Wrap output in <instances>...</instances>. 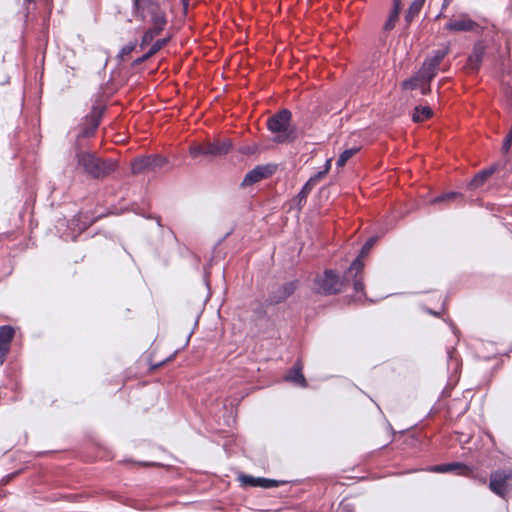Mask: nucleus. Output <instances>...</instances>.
Instances as JSON below:
<instances>
[{"label": "nucleus", "instance_id": "obj_17", "mask_svg": "<svg viewBox=\"0 0 512 512\" xmlns=\"http://www.w3.org/2000/svg\"><path fill=\"white\" fill-rule=\"evenodd\" d=\"M284 379L288 382H292L296 386L306 387L307 382L302 373V366L299 362H297L291 370L285 375Z\"/></svg>", "mask_w": 512, "mask_h": 512}, {"label": "nucleus", "instance_id": "obj_41", "mask_svg": "<svg viewBox=\"0 0 512 512\" xmlns=\"http://www.w3.org/2000/svg\"><path fill=\"white\" fill-rule=\"evenodd\" d=\"M446 2H452V0H446Z\"/></svg>", "mask_w": 512, "mask_h": 512}, {"label": "nucleus", "instance_id": "obj_24", "mask_svg": "<svg viewBox=\"0 0 512 512\" xmlns=\"http://www.w3.org/2000/svg\"><path fill=\"white\" fill-rule=\"evenodd\" d=\"M484 53V46L481 44H476L473 48L471 55L469 56V62L471 63V65L478 67L482 62Z\"/></svg>", "mask_w": 512, "mask_h": 512}, {"label": "nucleus", "instance_id": "obj_12", "mask_svg": "<svg viewBox=\"0 0 512 512\" xmlns=\"http://www.w3.org/2000/svg\"><path fill=\"white\" fill-rule=\"evenodd\" d=\"M478 24L468 15H460L459 18L449 21L445 29L453 32H468L474 30Z\"/></svg>", "mask_w": 512, "mask_h": 512}, {"label": "nucleus", "instance_id": "obj_7", "mask_svg": "<svg viewBox=\"0 0 512 512\" xmlns=\"http://www.w3.org/2000/svg\"><path fill=\"white\" fill-rule=\"evenodd\" d=\"M298 285V280H292L281 285L271 287L266 302L269 305H276L284 302L294 294L298 288Z\"/></svg>", "mask_w": 512, "mask_h": 512}, {"label": "nucleus", "instance_id": "obj_21", "mask_svg": "<svg viewBox=\"0 0 512 512\" xmlns=\"http://www.w3.org/2000/svg\"><path fill=\"white\" fill-rule=\"evenodd\" d=\"M426 0H413L405 13V21L410 24L422 10Z\"/></svg>", "mask_w": 512, "mask_h": 512}, {"label": "nucleus", "instance_id": "obj_18", "mask_svg": "<svg viewBox=\"0 0 512 512\" xmlns=\"http://www.w3.org/2000/svg\"><path fill=\"white\" fill-rule=\"evenodd\" d=\"M496 171V165H492L489 168L483 169L479 171L469 182L468 186L470 188H479L481 187L487 179Z\"/></svg>", "mask_w": 512, "mask_h": 512}, {"label": "nucleus", "instance_id": "obj_29", "mask_svg": "<svg viewBox=\"0 0 512 512\" xmlns=\"http://www.w3.org/2000/svg\"><path fill=\"white\" fill-rule=\"evenodd\" d=\"M358 151V148H350L344 150L336 161L337 167H343L346 162Z\"/></svg>", "mask_w": 512, "mask_h": 512}, {"label": "nucleus", "instance_id": "obj_14", "mask_svg": "<svg viewBox=\"0 0 512 512\" xmlns=\"http://www.w3.org/2000/svg\"><path fill=\"white\" fill-rule=\"evenodd\" d=\"M103 107H93L92 112L87 116L89 125L84 127L79 136L90 137L92 136L100 124V119L103 114Z\"/></svg>", "mask_w": 512, "mask_h": 512}, {"label": "nucleus", "instance_id": "obj_5", "mask_svg": "<svg viewBox=\"0 0 512 512\" xmlns=\"http://www.w3.org/2000/svg\"><path fill=\"white\" fill-rule=\"evenodd\" d=\"M448 53L449 46L447 45L442 49L432 51L431 55L425 59L420 68V76L426 83L430 82L437 75L439 66Z\"/></svg>", "mask_w": 512, "mask_h": 512}, {"label": "nucleus", "instance_id": "obj_33", "mask_svg": "<svg viewBox=\"0 0 512 512\" xmlns=\"http://www.w3.org/2000/svg\"><path fill=\"white\" fill-rule=\"evenodd\" d=\"M419 88H421V93L422 94L428 93V91L430 90V82L426 83L425 81H422L420 83V87Z\"/></svg>", "mask_w": 512, "mask_h": 512}, {"label": "nucleus", "instance_id": "obj_36", "mask_svg": "<svg viewBox=\"0 0 512 512\" xmlns=\"http://www.w3.org/2000/svg\"><path fill=\"white\" fill-rule=\"evenodd\" d=\"M181 3H182V6H183V9L186 11L188 9V6H189V0H181Z\"/></svg>", "mask_w": 512, "mask_h": 512}, {"label": "nucleus", "instance_id": "obj_35", "mask_svg": "<svg viewBox=\"0 0 512 512\" xmlns=\"http://www.w3.org/2000/svg\"><path fill=\"white\" fill-rule=\"evenodd\" d=\"M319 180H320V178H318V177L316 176V174H315V175L311 176V177L308 179V181H307L306 183H310V186H311V187H314V186H315V184H316Z\"/></svg>", "mask_w": 512, "mask_h": 512}, {"label": "nucleus", "instance_id": "obj_40", "mask_svg": "<svg viewBox=\"0 0 512 512\" xmlns=\"http://www.w3.org/2000/svg\"><path fill=\"white\" fill-rule=\"evenodd\" d=\"M33 0H24L26 3H31Z\"/></svg>", "mask_w": 512, "mask_h": 512}, {"label": "nucleus", "instance_id": "obj_26", "mask_svg": "<svg viewBox=\"0 0 512 512\" xmlns=\"http://www.w3.org/2000/svg\"><path fill=\"white\" fill-rule=\"evenodd\" d=\"M456 198H463V195L459 192L450 191L447 193H443L431 200V204H438L442 202H448Z\"/></svg>", "mask_w": 512, "mask_h": 512}, {"label": "nucleus", "instance_id": "obj_16", "mask_svg": "<svg viewBox=\"0 0 512 512\" xmlns=\"http://www.w3.org/2000/svg\"><path fill=\"white\" fill-rule=\"evenodd\" d=\"M15 330L10 325H3L0 327V353L5 355L8 353L10 343L14 337Z\"/></svg>", "mask_w": 512, "mask_h": 512}, {"label": "nucleus", "instance_id": "obj_38", "mask_svg": "<svg viewBox=\"0 0 512 512\" xmlns=\"http://www.w3.org/2000/svg\"><path fill=\"white\" fill-rule=\"evenodd\" d=\"M451 2H446V0L443 1L442 9L446 8Z\"/></svg>", "mask_w": 512, "mask_h": 512}, {"label": "nucleus", "instance_id": "obj_32", "mask_svg": "<svg viewBox=\"0 0 512 512\" xmlns=\"http://www.w3.org/2000/svg\"><path fill=\"white\" fill-rule=\"evenodd\" d=\"M151 57H152L151 54L147 51L141 57H138L137 59H135L133 61V63H132V66H138V65L142 64L143 62H145L146 60H148Z\"/></svg>", "mask_w": 512, "mask_h": 512}, {"label": "nucleus", "instance_id": "obj_22", "mask_svg": "<svg viewBox=\"0 0 512 512\" xmlns=\"http://www.w3.org/2000/svg\"><path fill=\"white\" fill-rule=\"evenodd\" d=\"M432 116V110L429 106H417L414 108L412 120L422 122Z\"/></svg>", "mask_w": 512, "mask_h": 512}, {"label": "nucleus", "instance_id": "obj_11", "mask_svg": "<svg viewBox=\"0 0 512 512\" xmlns=\"http://www.w3.org/2000/svg\"><path fill=\"white\" fill-rule=\"evenodd\" d=\"M239 479L244 485L250 487H261L264 489L278 487L285 483L284 481H278L264 477H253L245 474L240 475Z\"/></svg>", "mask_w": 512, "mask_h": 512}, {"label": "nucleus", "instance_id": "obj_39", "mask_svg": "<svg viewBox=\"0 0 512 512\" xmlns=\"http://www.w3.org/2000/svg\"><path fill=\"white\" fill-rule=\"evenodd\" d=\"M428 312H429L430 314L437 315V313H436V312H434L433 310H430V309H429V310H428Z\"/></svg>", "mask_w": 512, "mask_h": 512}, {"label": "nucleus", "instance_id": "obj_10", "mask_svg": "<svg viewBox=\"0 0 512 512\" xmlns=\"http://www.w3.org/2000/svg\"><path fill=\"white\" fill-rule=\"evenodd\" d=\"M149 17V23L152 29L162 32L167 25L166 12L160 5L145 11V18Z\"/></svg>", "mask_w": 512, "mask_h": 512}, {"label": "nucleus", "instance_id": "obj_23", "mask_svg": "<svg viewBox=\"0 0 512 512\" xmlns=\"http://www.w3.org/2000/svg\"><path fill=\"white\" fill-rule=\"evenodd\" d=\"M312 189L313 187L310 186V183H305L303 185V187L301 188V190L294 199L298 210H301L302 207L305 205L307 196L309 195Z\"/></svg>", "mask_w": 512, "mask_h": 512}, {"label": "nucleus", "instance_id": "obj_37", "mask_svg": "<svg viewBox=\"0 0 512 512\" xmlns=\"http://www.w3.org/2000/svg\"><path fill=\"white\" fill-rule=\"evenodd\" d=\"M91 223H92V221H86V222L83 223V225L79 229L81 231L85 230Z\"/></svg>", "mask_w": 512, "mask_h": 512}, {"label": "nucleus", "instance_id": "obj_6", "mask_svg": "<svg viewBox=\"0 0 512 512\" xmlns=\"http://www.w3.org/2000/svg\"><path fill=\"white\" fill-rule=\"evenodd\" d=\"M167 163V159L160 155H150L135 159L131 163V172L134 175L144 171L156 172Z\"/></svg>", "mask_w": 512, "mask_h": 512}, {"label": "nucleus", "instance_id": "obj_19", "mask_svg": "<svg viewBox=\"0 0 512 512\" xmlns=\"http://www.w3.org/2000/svg\"><path fill=\"white\" fill-rule=\"evenodd\" d=\"M400 10H401V1L393 0L392 9L390 10L388 19L385 21V23L383 25L384 31H390L395 27L396 22L398 21V18H399Z\"/></svg>", "mask_w": 512, "mask_h": 512}, {"label": "nucleus", "instance_id": "obj_20", "mask_svg": "<svg viewBox=\"0 0 512 512\" xmlns=\"http://www.w3.org/2000/svg\"><path fill=\"white\" fill-rule=\"evenodd\" d=\"M160 5L156 0H133V7L136 13L145 19V11Z\"/></svg>", "mask_w": 512, "mask_h": 512}, {"label": "nucleus", "instance_id": "obj_28", "mask_svg": "<svg viewBox=\"0 0 512 512\" xmlns=\"http://www.w3.org/2000/svg\"><path fill=\"white\" fill-rule=\"evenodd\" d=\"M171 39V35H168L164 38L157 39L149 48L148 52L151 54V56H154L156 53H158L165 45L168 44V42Z\"/></svg>", "mask_w": 512, "mask_h": 512}, {"label": "nucleus", "instance_id": "obj_15", "mask_svg": "<svg viewBox=\"0 0 512 512\" xmlns=\"http://www.w3.org/2000/svg\"><path fill=\"white\" fill-rule=\"evenodd\" d=\"M208 156L220 157L224 156L232 148V142L230 139L215 140L213 142H206Z\"/></svg>", "mask_w": 512, "mask_h": 512}, {"label": "nucleus", "instance_id": "obj_13", "mask_svg": "<svg viewBox=\"0 0 512 512\" xmlns=\"http://www.w3.org/2000/svg\"><path fill=\"white\" fill-rule=\"evenodd\" d=\"M431 472L435 473H450L454 472L457 475H464L467 476L471 474L472 470L466 466L465 464L461 462H451V463H444L439 464L435 466H431L429 469Z\"/></svg>", "mask_w": 512, "mask_h": 512}, {"label": "nucleus", "instance_id": "obj_31", "mask_svg": "<svg viewBox=\"0 0 512 512\" xmlns=\"http://www.w3.org/2000/svg\"><path fill=\"white\" fill-rule=\"evenodd\" d=\"M136 45H137L136 40L135 41H131L128 44L124 45L121 48V50L119 51L118 57L122 58L125 55H129L135 49Z\"/></svg>", "mask_w": 512, "mask_h": 512}, {"label": "nucleus", "instance_id": "obj_9", "mask_svg": "<svg viewBox=\"0 0 512 512\" xmlns=\"http://www.w3.org/2000/svg\"><path fill=\"white\" fill-rule=\"evenodd\" d=\"M273 170L270 166L258 165L250 170L241 182L242 187L251 186L272 175Z\"/></svg>", "mask_w": 512, "mask_h": 512}, {"label": "nucleus", "instance_id": "obj_27", "mask_svg": "<svg viewBox=\"0 0 512 512\" xmlns=\"http://www.w3.org/2000/svg\"><path fill=\"white\" fill-rule=\"evenodd\" d=\"M160 33V31L148 28L142 36L140 48L143 49L145 46L149 45Z\"/></svg>", "mask_w": 512, "mask_h": 512}, {"label": "nucleus", "instance_id": "obj_4", "mask_svg": "<svg viewBox=\"0 0 512 512\" xmlns=\"http://www.w3.org/2000/svg\"><path fill=\"white\" fill-rule=\"evenodd\" d=\"M291 117L292 114L288 109H282L267 120L269 131L278 134L275 137L277 143H283L289 140V135L285 134V132L288 130Z\"/></svg>", "mask_w": 512, "mask_h": 512}, {"label": "nucleus", "instance_id": "obj_8", "mask_svg": "<svg viewBox=\"0 0 512 512\" xmlns=\"http://www.w3.org/2000/svg\"><path fill=\"white\" fill-rule=\"evenodd\" d=\"M512 478V469L497 470L490 475V489L500 497L507 493V481Z\"/></svg>", "mask_w": 512, "mask_h": 512}, {"label": "nucleus", "instance_id": "obj_30", "mask_svg": "<svg viewBox=\"0 0 512 512\" xmlns=\"http://www.w3.org/2000/svg\"><path fill=\"white\" fill-rule=\"evenodd\" d=\"M422 81H424V80L420 76V71H419L417 76L412 77V78H410L408 80H405L402 85H403V88H405V89L413 90V89L419 88L420 87V83Z\"/></svg>", "mask_w": 512, "mask_h": 512}, {"label": "nucleus", "instance_id": "obj_34", "mask_svg": "<svg viewBox=\"0 0 512 512\" xmlns=\"http://www.w3.org/2000/svg\"><path fill=\"white\" fill-rule=\"evenodd\" d=\"M329 168H330V160L327 161L325 169L316 173V176L320 179L323 178L327 174Z\"/></svg>", "mask_w": 512, "mask_h": 512}, {"label": "nucleus", "instance_id": "obj_25", "mask_svg": "<svg viewBox=\"0 0 512 512\" xmlns=\"http://www.w3.org/2000/svg\"><path fill=\"white\" fill-rule=\"evenodd\" d=\"M189 154L192 158H198L199 156H208L207 144L197 143L191 145L189 148Z\"/></svg>", "mask_w": 512, "mask_h": 512}, {"label": "nucleus", "instance_id": "obj_1", "mask_svg": "<svg viewBox=\"0 0 512 512\" xmlns=\"http://www.w3.org/2000/svg\"><path fill=\"white\" fill-rule=\"evenodd\" d=\"M77 169L92 179H104L118 168V162L112 158H100L91 151L80 150L75 155Z\"/></svg>", "mask_w": 512, "mask_h": 512}, {"label": "nucleus", "instance_id": "obj_2", "mask_svg": "<svg viewBox=\"0 0 512 512\" xmlns=\"http://www.w3.org/2000/svg\"><path fill=\"white\" fill-rule=\"evenodd\" d=\"M377 238L371 237L369 238L364 245L361 248L359 256L353 260V262L350 264L349 268L344 272V278L346 280L349 279V277L353 274V289L356 293H360L359 300H362V298H365L364 293V282H363V268L364 263L361 260L362 257L366 256L370 249L373 247V245L376 243Z\"/></svg>", "mask_w": 512, "mask_h": 512}, {"label": "nucleus", "instance_id": "obj_3", "mask_svg": "<svg viewBox=\"0 0 512 512\" xmlns=\"http://www.w3.org/2000/svg\"><path fill=\"white\" fill-rule=\"evenodd\" d=\"M348 283L353 284V274L346 280L344 277L340 279L333 270H326L322 276L315 279V289L318 293L332 295L340 292Z\"/></svg>", "mask_w": 512, "mask_h": 512}]
</instances>
